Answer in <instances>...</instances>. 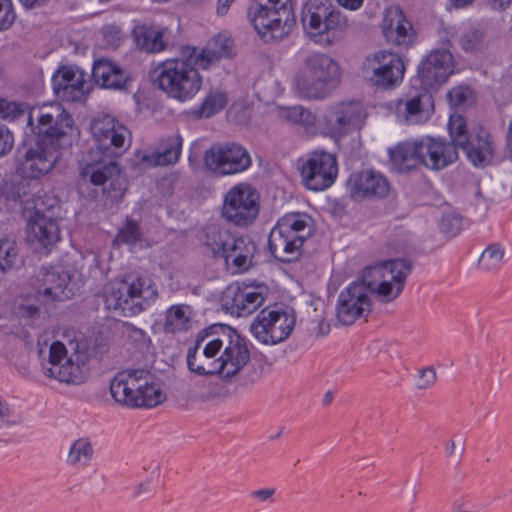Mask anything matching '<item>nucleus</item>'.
I'll use <instances>...</instances> for the list:
<instances>
[{
    "label": "nucleus",
    "instance_id": "1",
    "mask_svg": "<svg viewBox=\"0 0 512 512\" xmlns=\"http://www.w3.org/2000/svg\"><path fill=\"white\" fill-rule=\"evenodd\" d=\"M232 40L218 35L208 45L199 50L185 46L181 57L172 58L158 64L151 72L150 79L155 87L170 98L180 102L195 97L202 87V77L198 69H209L223 57L231 54Z\"/></svg>",
    "mask_w": 512,
    "mask_h": 512
},
{
    "label": "nucleus",
    "instance_id": "2",
    "mask_svg": "<svg viewBox=\"0 0 512 512\" xmlns=\"http://www.w3.org/2000/svg\"><path fill=\"white\" fill-rule=\"evenodd\" d=\"M340 77V66L332 57L325 53H313L305 58L294 82L302 98L323 100L338 86Z\"/></svg>",
    "mask_w": 512,
    "mask_h": 512
},
{
    "label": "nucleus",
    "instance_id": "3",
    "mask_svg": "<svg viewBox=\"0 0 512 512\" xmlns=\"http://www.w3.org/2000/svg\"><path fill=\"white\" fill-rule=\"evenodd\" d=\"M157 297L158 289L150 276L129 274L110 285L105 292V304L109 310L131 317L146 310Z\"/></svg>",
    "mask_w": 512,
    "mask_h": 512
},
{
    "label": "nucleus",
    "instance_id": "4",
    "mask_svg": "<svg viewBox=\"0 0 512 512\" xmlns=\"http://www.w3.org/2000/svg\"><path fill=\"white\" fill-rule=\"evenodd\" d=\"M301 22L307 35L323 46L339 41L348 28L346 15L325 0H307L302 7Z\"/></svg>",
    "mask_w": 512,
    "mask_h": 512
},
{
    "label": "nucleus",
    "instance_id": "5",
    "mask_svg": "<svg viewBox=\"0 0 512 512\" xmlns=\"http://www.w3.org/2000/svg\"><path fill=\"white\" fill-rule=\"evenodd\" d=\"M312 235V218L304 213L281 217L268 237L271 254L279 261L290 263L302 255L304 242Z\"/></svg>",
    "mask_w": 512,
    "mask_h": 512
},
{
    "label": "nucleus",
    "instance_id": "6",
    "mask_svg": "<svg viewBox=\"0 0 512 512\" xmlns=\"http://www.w3.org/2000/svg\"><path fill=\"white\" fill-rule=\"evenodd\" d=\"M247 16L266 41L287 37L296 23L292 0H252Z\"/></svg>",
    "mask_w": 512,
    "mask_h": 512
},
{
    "label": "nucleus",
    "instance_id": "7",
    "mask_svg": "<svg viewBox=\"0 0 512 512\" xmlns=\"http://www.w3.org/2000/svg\"><path fill=\"white\" fill-rule=\"evenodd\" d=\"M35 138L62 147L70 146L77 130L72 116L59 102L34 106L28 116Z\"/></svg>",
    "mask_w": 512,
    "mask_h": 512
},
{
    "label": "nucleus",
    "instance_id": "8",
    "mask_svg": "<svg viewBox=\"0 0 512 512\" xmlns=\"http://www.w3.org/2000/svg\"><path fill=\"white\" fill-rule=\"evenodd\" d=\"M79 169L82 181L100 187L106 200L111 203L122 200L127 181L118 163L111 159L92 158L81 162Z\"/></svg>",
    "mask_w": 512,
    "mask_h": 512
},
{
    "label": "nucleus",
    "instance_id": "9",
    "mask_svg": "<svg viewBox=\"0 0 512 512\" xmlns=\"http://www.w3.org/2000/svg\"><path fill=\"white\" fill-rule=\"evenodd\" d=\"M260 211V195L249 183H238L223 197L221 218L228 224L246 228L254 223Z\"/></svg>",
    "mask_w": 512,
    "mask_h": 512
},
{
    "label": "nucleus",
    "instance_id": "10",
    "mask_svg": "<svg viewBox=\"0 0 512 512\" xmlns=\"http://www.w3.org/2000/svg\"><path fill=\"white\" fill-rule=\"evenodd\" d=\"M295 326V317L277 305L267 306L253 319L250 331L254 338L265 345H275L286 340Z\"/></svg>",
    "mask_w": 512,
    "mask_h": 512
},
{
    "label": "nucleus",
    "instance_id": "11",
    "mask_svg": "<svg viewBox=\"0 0 512 512\" xmlns=\"http://www.w3.org/2000/svg\"><path fill=\"white\" fill-rule=\"evenodd\" d=\"M362 71L373 87L391 90L402 82L405 65L398 54L380 50L365 57Z\"/></svg>",
    "mask_w": 512,
    "mask_h": 512
},
{
    "label": "nucleus",
    "instance_id": "12",
    "mask_svg": "<svg viewBox=\"0 0 512 512\" xmlns=\"http://www.w3.org/2000/svg\"><path fill=\"white\" fill-rule=\"evenodd\" d=\"M268 287L263 283L235 281L223 291V308L231 315L246 317L253 314L265 301Z\"/></svg>",
    "mask_w": 512,
    "mask_h": 512
},
{
    "label": "nucleus",
    "instance_id": "13",
    "mask_svg": "<svg viewBox=\"0 0 512 512\" xmlns=\"http://www.w3.org/2000/svg\"><path fill=\"white\" fill-rule=\"evenodd\" d=\"M90 130L98 149L109 158L121 155L130 145V131L111 115L96 116Z\"/></svg>",
    "mask_w": 512,
    "mask_h": 512
},
{
    "label": "nucleus",
    "instance_id": "14",
    "mask_svg": "<svg viewBox=\"0 0 512 512\" xmlns=\"http://www.w3.org/2000/svg\"><path fill=\"white\" fill-rule=\"evenodd\" d=\"M338 175V162L334 154L317 150L310 153L300 167L303 185L311 191L330 188Z\"/></svg>",
    "mask_w": 512,
    "mask_h": 512
},
{
    "label": "nucleus",
    "instance_id": "15",
    "mask_svg": "<svg viewBox=\"0 0 512 512\" xmlns=\"http://www.w3.org/2000/svg\"><path fill=\"white\" fill-rule=\"evenodd\" d=\"M248 151L237 143H217L204 154L205 167L219 175H234L248 169L251 165Z\"/></svg>",
    "mask_w": 512,
    "mask_h": 512
},
{
    "label": "nucleus",
    "instance_id": "16",
    "mask_svg": "<svg viewBox=\"0 0 512 512\" xmlns=\"http://www.w3.org/2000/svg\"><path fill=\"white\" fill-rule=\"evenodd\" d=\"M54 143L34 138L27 145L23 158L18 162V171L23 177L38 179L50 172L60 159L59 150L62 149Z\"/></svg>",
    "mask_w": 512,
    "mask_h": 512
},
{
    "label": "nucleus",
    "instance_id": "17",
    "mask_svg": "<svg viewBox=\"0 0 512 512\" xmlns=\"http://www.w3.org/2000/svg\"><path fill=\"white\" fill-rule=\"evenodd\" d=\"M367 116L359 101H343L333 105L325 117L326 128L332 138L340 139L360 129Z\"/></svg>",
    "mask_w": 512,
    "mask_h": 512
},
{
    "label": "nucleus",
    "instance_id": "18",
    "mask_svg": "<svg viewBox=\"0 0 512 512\" xmlns=\"http://www.w3.org/2000/svg\"><path fill=\"white\" fill-rule=\"evenodd\" d=\"M367 287L361 282H352L343 289L336 304V318L342 325H352L357 319L371 312V300Z\"/></svg>",
    "mask_w": 512,
    "mask_h": 512
},
{
    "label": "nucleus",
    "instance_id": "19",
    "mask_svg": "<svg viewBox=\"0 0 512 512\" xmlns=\"http://www.w3.org/2000/svg\"><path fill=\"white\" fill-rule=\"evenodd\" d=\"M454 69V56L448 49H435L426 55L417 70L425 89H436L445 83Z\"/></svg>",
    "mask_w": 512,
    "mask_h": 512
},
{
    "label": "nucleus",
    "instance_id": "20",
    "mask_svg": "<svg viewBox=\"0 0 512 512\" xmlns=\"http://www.w3.org/2000/svg\"><path fill=\"white\" fill-rule=\"evenodd\" d=\"M79 357L77 355V361L75 362L71 356H67V349L62 342H53L49 350L50 366L47 368V374L51 378L66 384H75L83 380L87 373V367Z\"/></svg>",
    "mask_w": 512,
    "mask_h": 512
},
{
    "label": "nucleus",
    "instance_id": "21",
    "mask_svg": "<svg viewBox=\"0 0 512 512\" xmlns=\"http://www.w3.org/2000/svg\"><path fill=\"white\" fill-rule=\"evenodd\" d=\"M118 404L131 408H153L162 404L167 393L161 386H103Z\"/></svg>",
    "mask_w": 512,
    "mask_h": 512
},
{
    "label": "nucleus",
    "instance_id": "22",
    "mask_svg": "<svg viewBox=\"0 0 512 512\" xmlns=\"http://www.w3.org/2000/svg\"><path fill=\"white\" fill-rule=\"evenodd\" d=\"M418 141L419 165L431 171H440L458 159V151L447 141L424 137Z\"/></svg>",
    "mask_w": 512,
    "mask_h": 512
},
{
    "label": "nucleus",
    "instance_id": "23",
    "mask_svg": "<svg viewBox=\"0 0 512 512\" xmlns=\"http://www.w3.org/2000/svg\"><path fill=\"white\" fill-rule=\"evenodd\" d=\"M53 91L61 101H82L88 91L84 74L74 67H60L53 76Z\"/></svg>",
    "mask_w": 512,
    "mask_h": 512
},
{
    "label": "nucleus",
    "instance_id": "24",
    "mask_svg": "<svg viewBox=\"0 0 512 512\" xmlns=\"http://www.w3.org/2000/svg\"><path fill=\"white\" fill-rule=\"evenodd\" d=\"M75 285L65 270H41L36 284L38 294L51 301H64L75 294Z\"/></svg>",
    "mask_w": 512,
    "mask_h": 512
},
{
    "label": "nucleus",
    "instance_id": "25",
    "mask_svg": "<svg viewBox=\"0 0 512 512\" xmlns=\"http://www.w3.org/2000/svg\"><path fill=\"white\" fill-rule=\"evenodd\" d=\"M351 183V195L357 199L363 198H385L390 190L389 181L381 173L365 170L352 175L349 178Z\"/></svg>",
    "mask_w": 512,
    "mask_h": 512
},
{
    "label": "nucleus",
    "instance_id": "26",
    "mask_svg": "<svg viewBox=\"0 0 512 512\" xmlns=\"http://www.w3.org/2000/svg\"><path fill=\"white\" fill-rule=\"evenodd\" d=\"M386 41L398 47L408 48L415 39L414 29L398 7L387 10L382 24Z\"/></svg>",
    "mask_w": 512,
    "mask_h": 512
},
{
    "label": "nucleus",
    "instance_id": "27",
    "mask_svg": "<svg viewBox=\"0 0 512 512\" xmlns=\"http://www.w3.org/2000/svg\"><path fill=\"white\" fill-rule=\"evenodd\" d=\"M461 149L465 151L468 160L475 167H485L494 158L495 142L488 130L479 127L470 135V139Z\"/></svg>",
    "mask_w": 512,
    "mask_h": 512
},
{
    "label": "nucleus",
    "instance_id": "28",
    "mask_svg": "<svg viewBox=\"0 0 512 512\" xmlns=\"http://www.w3.org/2000/svg\"><path fill=\"white\" fill-rule=\"evenodd\" d=\"M257 247L247 235L232 236L231 242L222 256L227 266H232L235 272L247 271L252 265Z\"/></svg>",
    "mask_w": 512,
    "mask_h": 512
},
{
    "label": "nucleus",
    "instance_id": "29",
    "mask_svg": "<svg viewBox=\"0 0 512 512\" xmlns=\"http://www.w3.org/2000/svg\"><path fill=\"white\" fill-rule=\"evenodd\" d=\"M209 348L208 341L199 343L197 335L194 346L189 347L187 352L188 368L199 375H218L220 377L219 357L214 351H209Z\"/></svg>",
    "mask_w": 512,
    "mask_h": 512
},
{
    "label": "nucleus",
    "instance_id": "30",
    "mask_svg": "<svg viewBox=\"0 0 512 512\" xmlns=\"http://www.w3.org/2000/svg\"><path fill=\"white\" fill-rule=\"evenodd\" d=\"M219 368L221 369L220 378L230 380L238 375L250 361V349L248 341L241 336L238 341L219 356Z\"/></svg>",
    "mask_w": 512,
    "mask_h": 512
},
{
    "label": "nucleus",
    "instance_id": "31",
    "mask_svg": "<svg viewBox=\"0 0 512 512\" xmlns=\"http://www.w3.org/2000/svg\"><path fill=\"white\" fill-rule=\"evenodd\" d=\"M28 233L33 243L45 249H50L61 239L58 222L38 212L28 222Z\"/></svg>",
    "mask_w": 512,
    "mask_h": 512
},
{
    "label": "nucleus",
    "instance_id": "32",
    "mask_svg": "<svg viewBox=\"0 0 512 512\" xmlns=\"http://www.w3.org/2000/svg\"><path fill=\"white\" fill-rule=\"evenodd\" d=\"M92 78L106 89H125L128 83V74L118 64L103 58L94 62Z\"/></svg>",
    "mask_w": 512,
    "mask_h": 512
},
{
    "label": "nucleus",
    "instance_id": "33",
    "mask_svg": "<svg viewBox=\"0 0 512 512\" xmlns=\"http://www.w3.org/2000/svg\"><path fill=\"white\" fill-rule=\"evenodd\" d=\"M241 336L236 329L227 324H215L198 333V342L207 340L210 344L208 350L218 355L220 351L226 353L231 349Z\"/></svg>",
    "mask_w": 512,
    "mask_h": 512
},
{
    "label": "nucleus",
    "instance_id": "34",
    "mask_svg": "<svg viewBox=\"0 0 512 512\" xmlns=\"http://www.w3.org/2000/svg\"><path fill=\"white\" fill-rule=\"evenodd\" d=\"M182 137L173 135L161 140L158 148L151 154H146L141 158L143 163L149 166H167L178 162L182 150Z\"/></svg>",
    "mask_w": 512,
    "mask_h": 512
},
{
    "label": "nucleus",
    "instance_id": "35",
    "mask_svg": "<svg viewBox=\"0 0 512 512\" xmlns=\"http://www.w3.org/2000/svg\"><path fill=\"white\" fill-rule=\"evenodd\" d=\"M388 153L391 168L396 172H408L419 166L417 140L400 142L390 148Z\"/></svg>",
    "mask_w": 512,
    "mask_h": 512
},
{
    "label": "nucleus",
    "instance_id": "36",
    "mask_svg": "<svg viewBox=\"0 0 512 512\" xmlns=\"http://www.w3.org/2000/svg\"><path fill=\"white\" fill-rule=\"evenodd\" d=\"M399 265L400 268L395 275L375 284L377 287L371 293H374L380 302H392L402 293L406 279L412 273V263L409 261L407 264Z\"/></svg>",
    "mask_w": 512,
    "mask_h": 512
},
{
    "label": "nucleus",
    "instance_id": "37",
    "mask_svg": "<svg viewBox=\"0 0 512 512\" xmlns=\"http://www.w3.org/2000/svg\"><path fill=\"white\" fill-rule=\"evenodd\" d=\"M408 262L409 260L407 259L399 258L366 267L363 270L361 279L356 282H361L370 293L377 287L376 283H381V280H386L395 275L394 273L400 268V265L397 264H407Z\"/></svg>",
    "mask_w": 512,
    "mask_h": 512
},
{
    "label": "nucleus",
    "instance_id": "38",
    "mask_svg": "<svg viewBox=\"0 0 512 512\" xmlns=\"http://www.w3.org/2000/svg\"><path fill=\"white\" fill-rule=\"evenodd\" d=\"M136 46L146 53H157L165 49L163 32L148 25H137L132 30Z\"/></svg>",
    "mask_w": 512,
    "mask_h": 512
},
{
    "label": "nucleus",
    "instance_id": "39",
    "mask_svg": "<svg viewBox=\"0 0 512 512\" xmlns=\"http://www.w3.org/2000/svg\"><path fill=\"white\" fill-rule=\"evenodd\" d=\"M95 450L92 440L88 436L74 440L69 448L66 463L77 469H84L90 465L94 458Z\"/></svg>",
    "mask_w": 512,
    "mask_h": 512
},
{
    "label": "nucleus",
    "instance_id": "40",
    "mask_svg": "<svg viewBox=\"0 0 512 512\" xmlns=\"http://www.w3.org/2000/svg\"><path fill=\"white\" fill-rule=\"evenodd\" d=\"M203 244L214 257L222 258L231 242V232L216 224L207 225L204 230Z\"/></svg>",
    "mask_w": 512,
    "mask_h": 512
},
{
    "label": "nucleus",
    "instance_id": "41",
    "mask_svg": "<svg viewBox=\"0 0 512 512\" xmlns=\"http://www.w3.org/2000/svg\"><path fill=\"white\" fill-rule=\"evenodd\" d=\"M397 113L412 124L422 123L430 116L429 110L423 107L422 95L420 94L406 100H400L397 104Z\"/></svg>",
    "mask_w": 512,
    "mask_h": 512
},
{
    "label": "nucleus",
    "instance_id": "42",
    "mask_svg": "<svg viewBox=\"0 0 512 512\" xmlns=\"http://www.w3.org/2000/svg\"><path fill=\"white\" fill-rule=\"evenodd\" d=\"M187 305H173L166 311L164 330L167 333L185 331L189 327L190 318L187 315Z\"/></svg>",
    "mask_w": 512,
    "mask_h": 512
},
{
    "label": "nucleus",
    "instance_id": "43",
    "mask_svg": "<svg viewBox=\"0 0 512 512\" xmlns=\"http://www.w3.org/2000/svg\"><path fill=\"white\" fill-rule=\"evenodd\" d=\"M193 389H189L186 392L193 394L189 399L185 401H209V400H222L235 392V388L230 390L228 386H192Z\"/></svg>",
    "mask_w": 512,
    "mask_h": 512
},
{
    "label": "nucleus",
    "instance_id": "44",
    "mask_svg": "<svg viewBox=\"0 0 512 512\" xmlns=\"http://www.w3.org/2000/svg\"><path fill=\"white\" fill-rule=\"evenodd\" d=\"M228 102V95L221 90H211L201 103L198 115L209 118L223 110Z\"/></svg>",
    "mask_w": 512,
    "mask_h": 512
},
{
    "label": "nucleus",
    "instance_id": "45",
    "mask_svg": "<svg viewBox=\"0 0 512 512\" xmlns=\"http://www.w3.org/2000/svg\"><path fill=\"white\" fill-rule=\"evenodd\" d=\"M505 250L498 243L488 245L480 254L477 267L482 271H494L503 262Z\"/></svg>",
    "mask_w": 512,
    "mask_h": 512
},
{
    "label": "nucleus",
    "instance_id": "46",
    "mask_svg": "<svg viewBox=\"0 0 512 512\" xmlns=\"http://www.w3.org/2000/svg\"><path fill=\"white\" fill-rule=\"evenodd\" d=\"M280 117L288 122L304 126L305 128H313L316 125L315 114L302 106L282 109L280 111Z\"/></svg>",
    "mask_w": 512,
    "mask_h": 512
},
{
    "label": "nucleus",
    "instance_id": "47",
    "mask_svg": "<svg viewBox=\"0 0 512 512\" xmlns=\"http://www.w3.org/2000/svg\"><path fill=\"white\" fill-rule=\"evenodd\" d=\"M448 131L451 138V144L455 148H462L470 139L467 133L466 120L461 115H453L448 122Z\"/></svg>",
    "mask_w": 512,
    "mask_h": 512
},
{
    "label": "nucleus",
    "instance_id": "48",
    "mask_svg": "<svg viewBox=\"0 0 512 512\" xmlns=\"http://www.w3.org/2000/svg\"><path fill=\"white\" fill-rule=\"evenodd\" d=\"M123 334L127 336L128 341L140 351H148L151 345L149 335L141 328L136 327L129 322L123 323Z\"/></svg>",
    "mask_w": 512,
    "mask_h": 512
},
{
    "label": "nucleus",
    "instance_id": "49",
    "mask_svg": "<svg viewBox=\"0 0 512 512\" xmlns=\"http://www.w3.org/2000/svg\"><path fill=\"white\" fill-rule=\"evenodd\" d=\"M151 373L147 369L138 368V369H128L122 372H119L110 382V384H128V382H140L143 381L144 384H152L151 381Z\"/></svg>",
    "mask_w": 512,
    "mask_h": 512
},
{
    "label": "nucleus",
    "instance_id": "50",
    "mask_svg": "<svg viewBox=\"0 0 512 512\" xmlns=\"http://www.w3.org/2000/svg\"><path fill=\"white\" fill-rule=\"evenodd\" d=\"M485 34L478 28H471L464 32L459 39L460 46L466 52L479 50L484 43Z\"/></svg>",
    "mask_w": 512,
    "mask_h": 512
},
{
    "label": "nucleus",
    "instance_id": "51",
    "mask_svg": "<svg viewBox=\"0 0 512 512\" xmlns=\"http://www.w3.org/2000/svg\"><path fill=\"white\" fill-rule=\"evenodd\" d=\"M18 255L15 242L8 239H0V271H7L14 265Z\"/></svg>",
    "mask_w": 512,
    "mask_h": 512
},
{
    "label": "nucleus",
    "instance_id": "52",
    "mask_svg": "<svg viewBox=\"0 0 512 512\" xmlns=\"http://www.w3.org/2000/svg\"><path fill=\"white\" fill-rule=\"evenodd\" d=\"M140 238L141 232L139 223L135 220L128 219L125 226L119 230L116 241L123 244H135Z\"/></svg>",
    "mask_w": 512,
    "mask_h": 512
},
{
    "label": "nucleus",
    "instance_id": "53",
    "mask_svg": "<svg viewBox=\"0 0 512 512\" xmlns=\"http://www.w3.org/2000/svg\"><path fill=\"white\" fill-rule=\"evenodd\" d=\"M15 18L11 0H0V31L8 29Z\"/></svg>",
    "mask_w": 512,
    "mask_h": 512
},
{
    "label": "nucleus",
    "instance_id": "54",
    "mask_svg": "<svg viewBox=\"0 0 512 512\" xmlns=\"http://www.w3.org/2000/svg\"><path fill=\"white\" fill-rule=\"evenodd\" d=\"M25 112V107L21 103L10 102L5 99L2 100L0 105V117L15 119L20 117Z\"/></svg>",
    "mask_w": 512,
    "mask_h": 512
},
{
    "label": "nucleus",
    "instance_id": "55",
    "mask_svg": "<svg viewBox=\"0 0 512 512\" xmlns=\"http://www.w3.org/2000/svg\"><path fill=\"white\" fill-rule=\"evenodd\" d=\"M14 145V136L8 127L0 122V157L8 154Z\"/></svg>",
    "mask_w": 512,
    "mask_h": 512
},
{
    "label": "nucleus",
    "instance_id": "56",
    "mask_svg": "<svg viewBox=\"0 0 512 512\" xmlns=\"http://www.w3.org/2000/svg\"><path fill=\"white\" fill-rule=\"evenodd\" d=\"M469 92L467 87H454L447 93L448 101L454 106H460L466 102Z\"/></svg>",
    "mask_w": 512,
    "mask_h": 512
},
{
    "label": "nucleus",
    "instance_id": "57",
    "mask_svg": "<svg viewBox=\"0 0 512 512\" xmlns=\"http://www.w3.org/2000/svg\"><path fill=\"white\" fill-rule=\"evenodd\" d=\"M461 226V219L455 215L448 214L442 218L441 230L444 233L455 235Z\"/></svg>",
    "mask_w": 512,
    "mask_h": 512
},
{
    "label": "nucleus",
    "instance_id": "58",
    "mask_svg": "<svg viewBox=\"0 0 512 512\" xmlns=\"http://www.w3.org/2000/svg\"><path fill=\"white\" fill-rule=\"evenodd\" d=\"M18 314L22 318L33 319L40 314V306L34 303H30L27 300L18 306Z\"/></svg>",
    "mask_w": 512,
    "mask_h": 512
},
{
    "label": "nucleus",
    "instance_id": "59",
    "mask_svg": "<svg viewBox=\"0 0 512 512\" xmlns=\"http://www.w3.org/2000/svg\"><path fill=\"white\" fill-rule=\"evenodd\" d=\"M419 378L421 381L427 384L438 381L437 373L434 367H427L420 370Z\"/></svg>",
    "mask_w": 512,
    "mask_h": 512
},
{
    "label": "nucleus",
    "instance_id": "60",
    "mask_svg": "<svg viewBox=\"0 0 512 512\" xmlns=\"http://www.w3.org/2000/svg\"><path fill=\"white\" fill-rule=\"evenodd\" d=\"M275 493V489L273 488H265V489H260V490H256V491H253L251 493V496L257 500H259L260 502H264L268 499H270L273 494Z\"/></svg>",
    "mask_w": 512,
    "mask_h": 512
},
{
    "label": "nucleus",
    "instance_id": "61",
    "mask_svg": "<svg viewBox=\"0 0 512 512\" xmlns=\"http://www.w3.org/2000/svg\"><path fill=\"white\" fill-rule=\"evenodd\" d=\"M342 7L354 11L361 7L364 0H336Z\"/></svg>",
    "mask_w": 512,
    "mask_h": 512
},
{
    "label": "nucleus",
    "instance_id": "62",
    "mask_svg": "<svg viewBox=\"0 0 512 512\" xmlns=\"http://www.w3.org/2000/svg\"><path fill=\"white\" fill-rule=\"evenodd\" d=\"M235 0H218L217 1V14L220 16L225 15L228 12V9L230 7V4L233 3Z\"/></svg>",
    "mask_w": 512,
    "mask_h": 512
},
{
    "label": "nucleus",
    "instance_id": "63",
    "mask_svg": "<svg viewBox=\"0 0 512 512\" xmlns=\"http://www.w3.org/2000/svg\"><path fill=\"white\" fill-rule=\"evenodd\" d=\"M489 1L494 10H504L511 3V0H489Z\"/></svg>",
    "mask_w": 512,
    "mask_h": 512
},
{
    "label": "nucleus",
    "instance_id": "64",
    "mask_svg": "<svg viewBox=\"0 0 512 512\" xmlns=\"http://www.w3.org/2000/svg\"><path fill=\"white\" fill-rule=\"evenodd\" d=\"M336 394H337L336 389H329L328 391H326V393L324 394L323 399H322V405L325 407L329 406L332 403Z\"/></svg>",
    "mask_w": 512,
    "mask_h": 512
}]
</instances>
